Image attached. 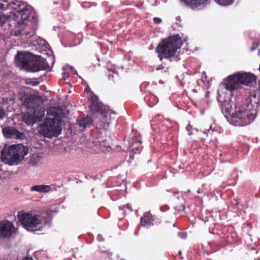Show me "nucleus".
I'll use <instances>...</instances> for the list:
<instances>
[{"instance_id": "obj_12", "label": "nucleus", "mask_w": 260, "mask_h": 260, "mask_svg": "<svg viewBox=\"0 0 260 260\" xmlns=\"http://www.w3.org/2000/svg\"><path fill=\"white\" fill-rule=\"evenodd\" d=\"M89 109L93 113H99L104 114L106 111L104 105L99 101L98 97L95 95L91 97Z\"/></svg>"}, {"instance_id": "obj_24", "label": "nucleus", "mask_w": 260, "mask_h": 260, "mask_svg": "<svg viewBox=\"0 0 260 260\" xmlns=\"http://www.w3.org/2000/svg\"><path fill=\"white\" fill-rule=\"evenodd\" d=\"M47 113L48 115H51L52 116H53L54 117V118H56V117H57L58 116V112H57V110L54 108L50 109L47 111Z\"/></svg>"}, {"instance_id": "obj_30", "label": "nucleus", "mask_w": 260, "mask_h": 260, "mask_svg": "<svg viewBox=\"0 0 260 260\" xmlns=\"http://www.w3.org/2000/svg\"><path fill=\"white\" fill-rule=\"evenodd\" d=\"M153 21L155 24H160L161 22V19L158 17H154L153 18Z\"/></svg>"}, {"instance_id": "obj_15", "label": "nucleus", "mask_w": 260, "mask_h": 260, "mask_svg": "<svg viewBox=\"0 0 260 260\" xmlns=\"http://www.w3.org/2000/svg\"><path fill=\"white\" fill-rule=\"evenodd\" d=\"M208 0H183L184 3L192 9L207 4Z\"/></svg>"}, {"instance_id": "obj_31", "label": "nucleus", "mask_w": 260, "mask_h": 260, "mask_svg": "<svg viewBox=\"0 0 260 260\" xmlns=\"http://www.w3.org/2000/svg\"><path fill=\"white\" fill-rule=\"evenodd\" d=\"M97 240L99 242H102L104 240V239L103 237V236L101 234H99L98 236H97Z\"/></svg>"}, {"instance_id": "obj_40", "label": "nucleus", "mask_w": 260, "mask_h": 260, "mask_svg": "<svg viewBox=\"0 0 260 260\" xmlns=\"http://www.w3.org/2000/svg\"><path fill=\"white\" fill-rule=\"evenodd\" d=\"M178 254H179V255H181V252L180 251H178Z\"/></svg>"}, {"instance_id": "obj_3", "label": "nucleus", "mask_w": 260, "mask_h": 260, "mask_svg": "<svg viewBox=\"0 0 260 260\" xmlns=\"http://www.w3.org/2000/svg\"><path fill=\"white\" fill-rule=\"evenodd\" d=\"M16 61L22 68L30 72L45 70L49 67L45 59L39 56H34L29 52H18L16 56Z\"/></svg>"}, {"instance_id": "obj_23", "label": "nucleus", "mask_w": 260, "mask_h": 260, "mask_svg": "<svg viewBox=\"0 0 260 260\" xmlns=\"http://www.w3.org/2000/svg\"><path fill=\"white\" fill-rule=\"evenodd\" d=\"M218 4L222 6L230 5L233 3L235 0H215Z\"/></svg>"}, {"instance_id": "obj_26", "label": "nucleus", "mask_w": 260, "mask_h": 260, "mask_svg": "<svg viewBox=\"0 0 260 260\" xmlns=\"http://www.w3.org/2000/svg\"><path fill=\"white\" fill-rule=\"evenodd\" d=\"M13 256L11 254H6L3 255L2 258H0V260H13Z\"/></svg>"}, {"instance_id": "obj_1", "label": "nucleus", "mask_w": 260, "mask_h": 260, "mask_svg": "<svg viewBox=\"0 0 260 260\" xmlns=\"http://www.w3.org/2000/svg\"><path fill=\"white\" fill-rule=\"evenodd\" d=\"M13 10L12 18L10 20V26H14L16 24H20V21L18 20L19 17L23 20L35 19V14L32 8L25 3L20 1H15L8 3V1H4L0 3V10ZM0 14L2 13L0 12Z\"/></svg>"}, {"instance_id": "obj_21", "label": "nucleus", "mask_w": 260, "mask_h": 260, "mask_svg": "<svg viewBox=\"0 0 260 260\" xmlns=\"http://www.w3.org/2000/svg\"><path fill=\"white\" fill-rule=\"evenodd\" d=\"M92 122V120L89 117H85L78 121V124L80 127L85 128L89 126Z\"/></svg>"}, {"instance_id": "obj_7", "label": "nucleus", "mask_w": 260, "mask_h": 260, "mask_svg": "<svg viewBox=\"0 0 260 260\" xmlns=\"http://www.w3.org/2000/svg\"><path fill=\"white\" fill-rule=\"evenodd\" d=\"M61 122L57 118L46 117L43 123L40 124L38 127L39 134L48 138L57 137L61 134Z\"/></svg>"}, {"instance_id": "obj_8", "label": "nucleus", "mask_w": 260, "mask_h": 260, "mask_svg": "<svg viewBox=\"0 0 260 260\" xmlns=\"http://www.w3.org/2000/svg\"><path fill=\"white\" fill-rule=\"evenodd\" d=\"M13 14L12 15H5L3 13L0 14V26L4 27L6 23H8L7 25L8 28L10 29V32L12 36H18L21 35L27 36L29 32L26 29L28 25V22H30L33 19H26L23 20L19 17L18 20L20 21V24H16L14 26H10V20L12 18Z\"/></svg>"}, {"instance_id": "obj_5", "label": "nucleus", "mask_w": 260, "mask_h": 260, "mask_svg": "<svg viewBox=\"0 0 260 260\" xmlns=\"http://www.w3.org/2000/svg\"><path fill=\"white\" fill-rule=\"evenodd\" d=\"M28 153V149L21 144L5 146L1 151V160L12 166L19 164Z\"/></svg>"}, {"instance_id": "obj_35", "label": "nucleus", "mask_w": 260, "mask_h": 260, "mask_svg": "<svg viewBox=\"0 0 260 260\" xmlns=\"http://www.w3.org/2000/svg\"><path fill=\"white\" fill-rule=\"evenodd\" d=\"M22 260H33V259L31 257L27 256Z\"/></svg>"}, {"instance_id": "obj_34", "label": "nucleus", "mask_w": 260, "mask_h": 260, "mask_svg": "<svg viewBox=\"0 0 260 260\" xmlns=\"http://www.w3.org/2000/svg\"><path fill=\"white\" fill-rule=\"evenodd\" d=\"M160 210L161 211H166L167 210H168L169 209V207L168 206L164 207H161L160 208Z\"/></svg>"}, {"instance_id": "obj_27", "label": "nucleus", "mask_w": 260, "mask_h": 260, "mask_svg": "<svg viewBox=\"0 0 260 260\" xmlns=\"http://www.w3.org/2000/svg\"><path fill=\"white\" fill-rule=\"evenodd\" d=\"M26 83L27 84H30L32 86H35L39 85L40 84V82L38 81H37L36 80H34L27 81Z\"/></svg>"}, {"instance_id": "obj_6", "label": "nucleus", "mask_w": 260, "mask_h": 260, "mask_svg": "<svg viewBox=\"0 0 260 260\" xmlns=\"http://www.w3.org/2000/svg\"><path fill=\"white\" fill-rule=\"evenodd\" d=\"M256 81V78L253 74L239 73L229 76L224 80V84L225 89L232 92L240 88L241 85L254 86Z\"/></svg>"}, {"instance_id": "obj_9", "label": "nucleus", "mask_w": 260, "mask_h": 260, "mask_svg": "<svg viewBox=\"0 0 260 260\" xmlns=\"http://www.w3.org/2000/svg\"><path fill=\"white\" fill-rule=\"evenodd\" d=\"M17 218L23 227L28 231L35 232L42 227V220L40 215L20 211L17 214Z\"/></svg>"}, {"instance_id": "obj_10", "label": "nucleus", "mask_w": 260, "mask_h": 260, "mask_svg": "<svg viewBox=\"0 0 260 260\" xmlns=\"http://www.w3.org/2000/svg\"><path fill=\"white\" fill-rule=\"evenodd\" d=\"M15 233V228L8 220L0 221V240L10 239Z\"/></svg>"}, {"instance_id": "obj_2", "label": "nucleus", "mask_w": 260, "mask_h": 260, "mask_svg": "<svg viewBox=\"0 0 260 260\" xmlns=\"http://www.w3.org/2000/svg\"><path fill=\"white\" fill-rule=\"evenodd\" d=\"M253 108L251 97L246 99L241 106H236L235 112L231 115V123L238 126L249 124L255 118V114L251 112Z\"/></svg>"}, {"instance_id": "obj_41", "label": "nucleus", "mask_w": 260, "mask_h": 260, "mask_svg": "<svg viewBox=\"0 0 260 260\" xmlns=\"http://www.w3.org/2000/svg\"><path fill=\"white\" fill-rule=\"evenodd\" d=\"M190 126V124H188V125L186 127V129H188V127Z\"/></svg>"}, {"instance_id": "obj_28", "label": "nucleus", "mask_w": 260, "mask_h": 260, "mask_svg": "<svg viewBox=\"0 0 260 260\" xmlns=\"http://www.w3.org/2000/svg\"><path fill=\"white\" fill-rule=\"evenodd\" d=\"M6 117V112L5 110L0 106V119H3Z\"/></svg>"}, {"instance_id": "obj_22", "label": "nucleus", "mask_w": 260, "mask_h": 260, "mask_svg": "<svg viewBox=\"0 0 260 260\" xmlns=\"http://www.w3.org/2000/svg\"><path fill=\"white\" fill-rule=\"evenodd\" d=\"M119 209L124 212H126V211L132 212L133 211L132 205L129 203L119 206Z\"/></svg>"}, {"instance_id": "obj_32", "label": "nucleus", "mask_w": 260, "mask_h": 260, "mask_svg": "<svg viewBox=\"0 0 260 260\" xmlns=\"http://www.w3.org/2000/svg\"><path fill=\"white\" fill-rule=\"evenodd\" d=\"M258 44H257V43H255V42L253 43V44H252V46L251 47V49H250V50H251V51H253V50H255V49H256V48L258 47Z\"/></svg>"}, {"instance_id": "obj_20", "label": "nucleus", "mask_w": 260, "mask_h": 260, "mask_svg": "<svg viewBox=\"0 0 260 260\" xmlns=\"http://www.w3.org/2000/svg\"><path fill=\"white\" fill-rule=\"evenodd\" d=\"M145 101L148 105L151 107L158 102L157 98L153 94H148L144 98Z\"/></svg>"}, {"instance_id": "obj_36", "label": "nucleus", "mask_w": 260, "mask_h": 260, "mask_svg": "<svg viewBox=\"0 0 260 260\" xmlns=\"http://www.w3.org/2000/svg\"><path fill=\"white\" fill-rule=\"evenodd\" d=\"M197 192L198 193H201L203 192V190L201 189L200 188L198 189V190L197 191Z\"/></svg>"}, {"instance_id": "obj_18", "label": "nucleus", "mask_w": 260, "mask_h": 260, "mask_svg": "<svg viewBox=\"0 0 260 260\" xmlns=\"http://www.w3.org/2000/svg\"><path fill=\"white\" fill-rule=\"evenodd\" d=\"M137 140V142H133L131 145L132 150L135 153H140L142 150L141 141L140 140V137H136Z\"/></svg>"}, {"instance_id": "obj_38", "label": "nucleus", "mask_w": 260, "mask_h": 260, "mask_svg": "<svg viewBox=\"0 0 260 260\" xmlns=\"http://www.w3.org/2000/svg\"><path fill=\"white\" fill-rule=\"evenodd\" d=\"M225 112H229L230 111H229V109H228V108H225Z\"/></svg>"}, {"instance_id": "obj_37", "label": "nucleus", "mask_w": 260, "mask_h": 260, "mask_svg": "<svg viewBox=\"0 0 260 260\" xmlns=\"http://www.w3.org/2000/svg\"><path fill=\"white\" fill-rule=\"evenodd\" d=\"M169 226H170V228L172 227V226L175 227V224L174 223H173L172 224H169Z\"/></svg>"}, {"instance_id": "obj_25", "label": "nucleus", "mask_w": 260, "mask_h": 260, "mask_svg": "<svg viewBox=\"0 0 260 260\" xmlns=\"http://www.w3.org/2000/svg\"><path fill=\"white\" fill-rule=\"evenodd\" d=\"M211 125H210L209 127L205 128L203 134L206 135V137H208L209 135L212 136L213 135V130H211Z\"/></svg>"}, {"instance_id": "obj_39", "label": "nucleus", "mask_w": 260, "mask_h": 260, "mask_svg": "<svg viewBox=\"0 0 260 260\" xmlns=\"http://www.w3.org/2000/svg\"><path fill=\"white\" fill-rule=\"evenodd\" d=\"M166 225H167V224L164 225V226H163V228H164V229H168V228H167V227H166Z\"/></svg>"}, {"instance_id": "obj_29", "label": "nucleus", "mask_w": 260, "mask_h": 260, "mask_svg": "<svg viewBox=\"0 0 260 260\" xmlns=\"http://www.w3.org/2000/svg\"><path fill=\"white\" fill-rule=\"evenodd\" d=\"M185 208L184 206H180L179 207H178V208L177 207H175V209L176 211H177L178 212H180L181 211H183L185 210Z\"/></svg>"}, {"instance_id": "obj_14", "label": "nucleus", "mask_w": 260, "mask_h": 260, "mask_svg": "<svg viewBox=\"0 0 260 260\" xmlns=\"http://www.w3.org/2000/svg\"><path fill=\"white\" fill-rule=\"evenodd\" d=\"M154 220V216L150 212H148L145 213L141 217L140 222L143 226L148 228L153 225Z\"/></svg>"}, {"instance_id": "obj_33", "label": "nucleus", "mask_w": 260, "mask_h": 260, "mask_svg": "<svg viewBox=\"0 0 260 260\" xmlns=\"http://www.w3.org/2000/svg\"><path fill=\"white\" fill-rule=\"evenodd\" d=\"M208 245H210V246L211 247V248L212 249H213V251H215L216 250V249L214 248V243H212L211 242H209Z\"/></svg>"}, {"instance_id": "obj_16", "label": "nucleus", "mask_w": 260, "mask_h": 260, "mask_svg": "<svg viewBox=\"0 0 260 260\" xmlns=\"http://www.w3.org/2000/svg\"><path fill=\"white\" fill-rule=\"evenodd\" d=\"M35 112L33 113L25 112L22 116V121L27 125H33L36 122Z\"/></svg>"}, {"instance_id": "obj_17", "label": "nucleus", "mask_w": 260, "mask_h": 260, "mask_svg": "<svg viewBox=\"0 0 260 260\" xmlns=\"http://www.w3.org/2000/svg\"><path fill=\"white\" fill-rule=\"evenodd\" d=\"M30 190L39 192H47L51 190V187L47 185H37L32 186Z\"/></svg>"}, {"instance_id": "obj_13", "label": "nucleus", "mask_w": 260, "mask_h": 260, "mask_svg": "<svg viewBox=\"0 0 260 260\" xmlns=\"http://www.w3.org/2000/svg\"><path fill=\"white\" fill-rule=\"evenodd\" d=\"M4 136L9 139H23L24 134L12 126H7L3 128Z\"/></svg>"}, {"instance_id": "obj_4", "label": "nucleus", "mask_w": 260, "mask_h": 260, "mask_svg": "<svg viewBox=\"0 0 260 260\" xmlns=\"http://www.w3.org/2000/svg\"><path fill=\"white\" fill-rule=\"evenodd\" d=\"M182 45V40L177 34L163 39L158 44L156 51L160 60L174 57L177 51Z\"/></svg>"}, {"instance_id": "obj_19", "label": "nucleus", "mask_w": 260, "mask_h": 260, "mask_svg": "<svg viewBox=\"0 0 260 260\" xmlns=\"http://www.w3.org/2000/svg\"><path fill=\"white\" fill-rule=\"evenodd\" d=\"M93 143L95 144L96 145H98L100 149L103 150V149L109 147V144L107 142L106 140L103 139L96 138L93 142Z\"/></svg>"}, {"instance_id": "obj_11", "label": "nucleus", "mask_w": 260, "mask_h": 260, "mask_svg": "<svg viewBox=\"0 0 260 260\" xmlns=\"http://www.w3.org/2000/svg\"><path fill=\"white\" fill-rule=\"evenodd\" d=\"M41 97L35 94L27 95L25 96L23 104L28 109H30L35 112L40 106Z\"/></svg>"}]
</instances>
